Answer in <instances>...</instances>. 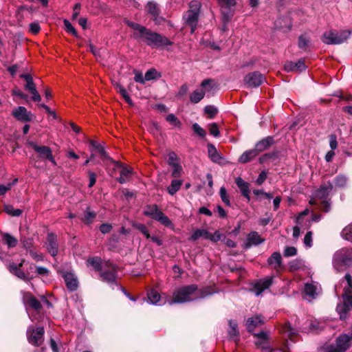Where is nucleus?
Masks as SVG:
<instances>
[{"label": "nucleus", "mask_w": 352, "mask_h": 352, "mask_svg": "<svg viewBox=\"0 0 352 352\" xmlns=\"http://www.w3.org/2000/svg\"><path fill=\"white\" fill-rule=\"evenodd\" d=\"M283 331L287 333L290 338L296 335V331L294 329L289 323H287L284 325Z\"/></svg>", "instance_id": "obj_53"}, {"label": "nucleus", "mask_w": 352, "mask_h": 352, "mask_svg": "<svg viewBox=\"0 0 352 352\" xmlns=\"http://www.w3.org/2000/svg\"><path fill=\"white\" fill-rule=\"evenodd\" d=\"M205 113L209 115L210 118H213L215 114L217 113V109L213 106L208 105L204 109Z\"/></svg>", "instance_id": "obj_58"}, {"label": "nucleus", "mask_w": 352, "mask_h": 352, "mask_svg": "<svg viewBox=\"0 0 352 352\" xmlns=\"http://www.w3.org/2000/svg\"><path fill=\"white\" fill-rule=\"evenodd\" d=\"M310 41L306 35H301L298 38L299 48L307 50L309 47Z\"/></svg>", "instance_id": "obj_42"}, {"label": "nucleus", "mask_w": 352, "mask_h": 352, "mask_svg": "<svg viewBox=\"0 0 352 352\" xmlns=\"http://www.w3.org/2000/svg\"><path fill=\"white\" fill-rule=\"evenodd\" d=\"M182 185V181L179 179L172 180L170 186L167 188L168 192L173 195H175L181 188Z\"/></svg>", "instance_id": "obj_35"}, {"label": "nucleus", "mask_w": 352, "mask_h": 352, "mask_svg": "<svg viewBox=\"0 0 352 352\" xmlns=\"http://www.w3.org/2000/svg\"><path fill=\"white\" fill-rule=\"evenodd\" d=\"M102 280L107 283H113L116 278V269L109 262H105V267L100 272Z\"/></svg>", "instance_id": "obj_10"}, {"label": "nucleus", "mask_w": 352, "mask_h": 352, "mask_svg": "<svg viewBox=\"0 0 352 352\" xmlns=\"http://www.w3.org/2000/svg\"><path fill=\"white\" fill-rule=\"evenodd\" d=\"M5 211L7 214L13 217H19L22 214L21 210L14 209L12 206H6L5 207Z\"/></svg>", "instance_id": "obj_44"}, {"label": "nucleus", "mask_w": 352, "mask_h": 352, "mask_svg": "<svg viewBox=\"0 0 352 352\" xmlns=\"http://www.w3.org/2000/svg\"><path fill=\"white\" fill-rule=\"evenodd\" d=\"M126 25L135 30L133 37L135 39H141L148 46L152 47H163L167 45H173L167 37L164 36L157 32L151 31L150 29L129 20L125 21Z\"/></svg>", "instance_id": "obj_2"}, {"label": "nucleus", "mask_w": 352, "mask_h": 352, "mask_svg": "<svg viewBox=\"0 0 352 352\" xmlns=\"http://www.w3.org/2000/svg\"><path fill=\"white\" fill-rule=\"evenodd\" d=\"M134 74H135V77H134L135 81L137 82H140L141 84H144L146 80H145V77L144 78L143 77L142 72L135 70Z\"/></svg>", "instance_id": "obj_61"}, {"label": "nucleus", "mask_w": 352, "mask_h": 352, "mask_svg": "<svg viewBox=\"0 0 352 352\" xmlns=\"http://www.w3.org/2000/svg\"><path fill=\"white\" fill-rule=\"evenodd\" d=\"M265 77L259 72H254L247 74L244 78L245 85L248 87H257L264 81Z\"/></svg>", "instance_id": "obj_11"}, {"label": "nucleus", "mask_w": 352, "mask_h": 352, "mask_svg": "<svg viewBox=\"0 0 352 352\" xmlns=\"http://www.w3.org/2000/svg\"><path fill=\"white\" fill-rule=\"evenodd\" d=\"M278 151H276L265 153L259 158V162L263 164L269 160L275 161L278 158Z\"/></svg>", "instance_id": "obj_38"}, {"label": "nucleus", "mask_w": 352, "mask_h": 352, "mask_svg": "<svg viewBox=\"0 0 352 352\" xmlns=\"http://www.w3.org/2000/svg\"><path fill=\"white\" fill-rule=\"evenodd\" d=\"M346 177L343 175H340L335 179V185L338 187H344L346 184Z\"/></svg>", "instance_id": "obj_48"}, {"label": "nucleus", "mask_w": 352, "mask_h": 352, "mask_svg": "<svg viewBox=\"0 0 352 352\" xmlns=\"http://www.w3.org/2000/svg\"><path fill=\"white\" fill-rule=\"evenodd\" d=\"M341 236L345 240L352 242V223L342 230Z\"/></svg>", "instance_id": "obj_41"}, {"label": "nucleus", "mask_w": 352, "mask_h": 352, "mask_svg": "<svg viewBox=\"0 0 352 352\" xmlns=\"http://www.w3.org/2000/svg\"><path fill=\"white\" fill-rule=\"evenodd\" d=\"M199 18V13L194 12L193 11H187L184 16L186 23L191 28V33H193L197 27Z\"/></svg>", "instance_id": "obj_17"}, {"label": "nucleus", "mask_w": 352, "mask_h": 352, "mask_svg": "<svg viewBox=\"0 0 352 352\" xmlns=\"http://www.w3.org/2000/svg\"><path fill=\"white\" fill-rule=\"evenodd\" d=\"M47 249L49 253L55 256L58 253V243L55 234L49 233L47 236Z\"/></svg>", "instance_id": "obj_16"}, {"label": "nucleus", "mask_w": 352, "mask_h": 352, "mask_svg": "<svg viewBox=\"0 0 352 352\" xmlns=\"http://www.w3.org/2000/svg\"><path fill=\"white\" fill-rule=\"evenodd\" d=\"M219 195L222 201L228 206H230V201L227 193V190L224 187H221L219 190Z\"/></svg>", "instance_id": "obj_45"}, {"label": "nucleus", "mask_w": 352, "mask_h": 352, "mask_svg": "<svg viewBox=\"0 0 352 352\" xmlns=\"http://www.w3.org/2000/svg\"><path fill=\"white\" fill-rule=\"evenodd\" d=\"M147 297L149 302L153 305H157V302L160 300V296L159 293L154 289H151L149 292H148Z\"/></svg>", "instance_id": "obj_39"}, {"label": "nucleus", "mask_w": 352, "mask_h": 352, "mask_svg": "<svg viewBox=\"0 0 352 352\" xmlns=\"http://www.w3.org/2000/svg\"><path fill=\"white\" fill-rule=\"evenodd\" d=\"M209 232L204 229H197L195 231V232L190 237V240L196 241L201 237H203L206 239H208Z\"/></svg>", "instance_id": "obj_37"}, {"label": "nucleus", "mask_w": 352, "mask_h": 352, "mask_svg": "<svg viewBox=\"0 0 352 352\" xmlns=\"http://www.w3.org/2000/svg\"><path fill=\"white\" fill-rule=\"evenodd\" d=\"M88 265H91L96 271H102L105 267V262L103 263L99 257H92L87 260Z\"/></svg>", "instance_id": "obj_32"}, {"label": "nucleus", "mask_w": 352, "mask_h": 352, "mask_svg": "<svg viewBox=\"0 0 352 352\" xmlns=\"http://www.w3.org/2000/svg\"><path fill=\"white\" fill-rule=\"evenodd\" d=\"M91 145L95 148V149L99 153V154L104 158V159H109L111 160V158L108 156L107 152L105 151L103 146L98 144L96 142L91 140L90 142Z\"/></svg>", "instance_id": "obj_40"}, {"label": "nucleus", "mask_w": 352, "mask_h": 352, "mask_svg": "<svg viewBox=\"0 0 352 352\" xmlns=\"http://www.w3.org/2000/svg\"><path fill=\"white\" fill-rule=\"evenodd\" d=\"M303 242L305 245L308 248L312 246V232L311 231L306 233Z\"/></svg>", "instance_id": "obj_57"}, {"label": "nucleus", "mask_w": 352, "mask_h": 352, "mask_svg": "<svg viewBox=\"0 0 352 352\" xmlns=\"http://www.w3.org/2000/svg\"><path fill=\"white\" fill-rule=\"evenodd\" d=\"M333 265L338 272L352 266V250L344 248L338 250L333 255Z\"/></svg>", "instance_id": "obj_4"}, {"label": "nucleus", "mask_w": 352, "mask_h": 352, "mask_svg": "<svg viewBox=\"0 0 352 352\" xmlns=\"http://www.w3.org/2000/svg\"><path fill=\"white\" fill-rule=\"evenodd\" d=\"M193 131L197 134L200 138H205L206 135V131L201 127L197 123H195L192 126Z\"/></svg>", "instance_id": "obj_50"}, {"label": "nucleus", "mask_w": 352, "mask_h": 352, "mask_svg": "<svg viewBox=\"0 0 352 352\" xmlns=\"http://www.w3.org/2000/svg\"><path fill=\"white\" fill-rule=\"evenodd\" d=\"M170 166L173 168L172 176L174 177H179L182 172V167L178 163L171 164Z\"/></svg>", "instance_id": "obj_51"}, {"label": "nucleus", "mask_w": 352, "mask_h": 352, "mask_svg": "<svg viewBox=\"0 0 352 352\" xmlns=\"http://www.w3.org/2000/svg\"><path fill=\"white\" fill-rule=\"evenodd\" d=\"M320 292L318 283H306L304 287L305 294L311 298H315Z\"/></svg>", "instance_id": "obj_26"}, {"label": "nucleus", "mask_w": 352, "mask_h": 352, "mask_svg": "<svg viewBox=\"0 0 352 352\" xmlns=\"http://www.w3.org/2000/svg\"><path fill=\"white\" fill-rule=\"evenodd\" d=\"M3 240L4 243L8 245L9 248H14L18 243V240L8 233H3L2 234Z\"/></svg>", "instance_id": "obj_33"}, {"label": "nucleus", "mask_w": 352, "mask_h": 352, "mask_svg": "<svg viewBox=\"0 0 352 352\" xmlns=\"http://www.w3.org/2000/svg\"><path fill=\"white\" fill-rule=\"evenodd\" d=\"M209 131L214 137H218L219 135V127L216 123H212L209 125Z\"/></svg>", "instance_id": "obj_59"}, {"label": "nucleus", "mask_w": 352, "mask_h": 352, "mask_svg": "<svg viewBox=\"0 0 352 352\" xmlns=\"http://www.w3.org/2000/svg\"><path fill=\"white\" fill-rule=\"evenodd\" d=\"M29 254L31 256V257L36 261H41L43 260V256L42 254L36 252V250H29Z\"/></svg>", "instance_id": "obj_55"}, {"label": "nucleus", "mask_w": 352, "mask_h": 352, "mask_svg": "<svg viewBox=\"0 0 352 352\" xmlns=\"http://www.w3.org/2000/svg\"><path fill=\"white\" fill-rule=\"evenodd\" d=\"M267 177V174L266 171L263 170L258 175V178L256 180V183L258 185H261L263 184V182L265 181V179Z\"/></svg>", "instance_id": "obj_62"}, {"label": "nucleus", "mask_w": 352, "mask_h": 352, "mask_svg": "<svg viewBox=\"0 0 352 352\" xmlns=\"http://www.w3.org/2000/svg\"><path fill=\"white\" fill-rule=\"evenodd\" d=\"M216 292L212 287H206L199 289L197 285L192 284L180 287L175 290L173 298L169 304L185 303L204 298Z\"/></svg>", "instance_id": "obj_1"}, {"label": "nucleus", "mask_w": 352, "mask_h": 352, "mask_svg": "<svg viewBox=\"0 0 352 352\" xmlns=\"http://www.w3.org/2000/svg\"><path fill=\"white\" fill-rule=\"evenodd\" d=\"M13 116L21 122H29L32 120V113L24 107H19L12 111Z\"/></svg>", "instance_id": "obj_13"}, {"label": "nucleus", "mask_w": 352, "mask_h": 352, "mask_svg": "<svg viewBox=\"0 0 352 352\" xmlns=\"http://www.w3.org/2000/svg\"><path fill=\"white\" fill-rule=\"evenodd\" d=\"M23 262L24 261L23 260L19 265L11 263L9 265L8 270L12 274H14L18 278L25 280H28V278L27 275L21 270V267L23 265Z\"/></svg>", "instance_id": "obj_24"}, {"label": "nucleus", "mask_w": 352, "mask_h": 352, "mask_svg": "<svg viewBox=\"0 0 352 352\" xmlns=\"http://www.w3.org/2000/svg\"><path fill=\"white\" fill-rule=\"evenodd\" d=\"M133 226L141 232L146 239L150 238V234L146 226L142 223H133Z\"/></svg>", "instance_id": "obj_46"}, {"label": "nucleus", "mask_w": 352, "mask_h": 352, "mask_svg": "<svg viewBox=\"0 0 352 352\" xmlns=\"http://www.w3.org/2000/svg\"><path fill=\"white\" fill-rule=\"evenodd\" d=\"M235 183L242 195L248 199V201L250 200V184L247 182L244 181L241 177H238L235 179Z\"/></svg>", "instance_id": "obj_21"}, {"label": "nucleus", "mask_w": 352, "mask_h": 352, "mask_svg": "<svg viewBox=\"0 0 352 352\" xmlns=\"http://www.w3.org/2000/svg\"><path fill=\"white\" fill-rule=\"evenodd\" d=\"M160 75L158 74L157 71L155 69H150L145 74V80H151L156 79L157 77H160Z\"/></svg>", "instance_id": "obj_43"}, {"label": "nucleus", "mask_w": 352, "mask_h": 352, "mask_svg": "<svg viewBox=\"0 0 352 352\" xmlns=\"http://www.w3.org/2000/svg\"><path fill=\"white\" fill-rule=\"evenodd\" d=\"M64 25L67 32L72 34L73 36H77V32L69 21L66 19L64 20Z\"/></svg>", "instance_id": "obj_56"}, {"label": "nucleus", "mask_w": 352, "mask_h": 352, "mask_svg": "<svg viewBox=\"0 0 352 352\" xmlns=\"http://www.w3.org/2000/svg\"><path fill=\"white\" fill-rule=\"evenodd\" d=\"M229 325L230 329L229 330V335L231 337H234L238 336L239 331L237 329V323L235 321L230 320L229 321Z\"/></svg>", "instance_id": "obj_49"}, {"label": "nucleus", "mask_w": 352, "mask_h": 352, "mask_svg": "<svg viewBox=\"0 0 352 352\" xmlns=\"http://www.w3.org/2000/svg\"><path fill=\"white\" fill-rule=\"evenodd\" d=\"M258 153L253 148L248 151H245L239 157V161L241 163H247L251 160H252L255 157L258 155Z\"/></svg>", "instance_id": "obj_31"}, {"label": "nucleus", "mask_w": 352, "mask_h": 352, "mask_svg": "<svg viewBox=\"0 0 352 352\" xmlns=\"http://www.w3.org/2000/svg\"><path fill=\"white\" fill-rule=\"evenodd\" d=\"M43 335L44 329L43 327H38L36 329L29 327L27 331L28 341L34 346H39L43 343Z\"/></svg>", "instance_id": "obj_8"}, {"label": "nucleus", "mask_w": 352, "mask_h": 352, "mask_svg": "<svg viewBox=\"0 0 352 352\" xmlns=\"http://www.w3.org/2000/svg\"><path fill=\"white\" fill-rule=\"evenodd\" d=\"M146 8L148 14L152 16L154 21H157V16L160 14V8L158 5L153 1H149L146 5Z\"/></svg>", "instance_id": "obj_29"}, {"label": "nucleus", "mask_w": 352, "mask_h": 352, "mask_svg": "<svg viewBox=\"0 0 352 352\" xmlns=\"http://www.w3.org/2000/svg\"><path fill=\"white\" fill-rule=\"evenodd\" d=\"M133 170L129 167L120 166V177L118 179L120 184L127 182L131 177Z\"/></svg>", "instance_id": "obj_27"}, {"label": "nucleus", "mask_w": 352, "mask_h": 352, "mask_svg": "<svg viewBox=\"0 0 352 352\" xmlns=\"http://www.w3.org/2000/svg\"><path fill=\"white\" fill-rule=\"evenodd\" d=\"M208 153L209 157L213 162L220 163L221 160H222V156L217 151V148L213 144H208Z\"/></svg>", "instance_id": "obj_28"}, {"label": "nucleus", "mask_w": 352, "mask_h": 352, "mask_svg": "<svg viewBox=\"0 0 352 352\" xmlns=\"http://www.w3.org/2000/svg\"><path fill=\"white\" fill-rule=\"evenodd\" d=\"M20 77L26 81L25 89L32 95V100L35 102L41 101V97L36 89L32 76L30 74H22Z\"/></svg>", "instance_id": "obj_9"}, {"label": "nucleus", "mask_w": 352, "mask_h": 352, "mask_svg": "<svg viewBox=\"0 0 352 352\" xmlns=\"http://www.w3.org/2000/svg\"><path fill=\"white\" fill-rule=\"evenodd\" d=\"M351 32L342 30L340 32L329 31L323 34L322 41L327 45H338L344 42L350 36Z\"/></svg>", "instance_id": "obj_6"}, {"label": "nucleus", "mask_w": 352, "mask_h": 352, "mask_svg": "<svg viewBox=\"0 0 352 352\" xmlns=\"http://www.w3.org/2000/svg\"><path fill=\"white\" fill-rule=\"evenodd\" d=\"M23 302L28 307L36 311L41 309V302L34 297L30 293H25L23 296Z\"/></svg>", "instance_id": "obj_20"}, {"label": "nucleus", "mask_w": 352, "mask_h": 352, "mask_svg": "<svg viewBox=\"0 0 352 352\" xmlns=\"http://www.w3.org/2000/svg\"><path fill=\"white\" fill-rule=\"evenodd\" d=\"M343 287L342 302L338 305L337 311L341 320L346 318L347 313L352 310V276L349 274L344 276V280L341 281Z\"/></svg>", "instance_id": "obj_3"}, {"label": "nucleus", "mask_w": 352, "mask_h": 352, "mask_svg": "<svg viewBox=\"0 0 352 352\" xmlns=\"http://www.w3.org/2000/svg\"><path fill=\"white\" fill-rule=\"evenodd\" d=\"M28 144L42 158L47 159L49 157L52 158V151L46 146H38L33 142H30Z\"/></svg>", "instance_id": "obj_18"}, {"label": "nucleus", "mask_w": 352, "mask_h": 352, "mask_svg": "<svg viewBox=\"0 0 352 352\" xmlns=\"http://www.w3.org/2000/svg\"><path fill=\"white\" fill-rule=\"evenodd\" d=\"M205 96V91L203 89L195 90L190 96V100L192 103H198L201 100L204 98Z\"/></svg>", "instance_id": "obj_34"}, {"label": "nucleus", "mask_w": 352, "mask_h": 352, "mask_svg": "<svg viewBox=\"0 0 352 352\" xmlns=\"http://www.w3.org/2000/svg\"><path fill=\"white\" fill-rule=\"evenodd\" d=\"M267 263L269 265L272 266V267L278 270L282 267V257L279 252H274L267 259Z\"/></svg>", "instance_id": "obj_25"}, {"label": "nucleus", "mask_w": 352, "mask_h": 352, "mask_svg": "<svg viewBox=\"0 0 352 352\" xmlns=\"http://www.w3.org/2000/svg\"><path fill=\"white\" fill-rule=\"evenodd\" d=\"M189 8L190 9L188 11H193L194 12L199 13L201 3L199 1L192 0L189 3Z\"/></svg>", "instance_id": "obj_52"}, {"label": "nucleus", "mask_w": 352, "mask_h": 352, "mask_svg": "<svg viewBox=\"0 0 352 352\" xmlns=\"http://www.w3.org/2000/svg\"><path fill=\"white\" fill-rule=\"evenodd\" d=\"M96 217V213L91 210L89 208H87L86 210L84 212L82 221L85 223L89 225L93 223Z\"/></svg>", "instance_id": "obj_36"}, {"label": "nucleus", "mask_w": 352, "mask_h": 352, "mask_svg": "<svg viewBox=\"0 0 352 352\" xmlns=\"http://www.w3.org/2000/svg\"><path fill=\"white\" fill-rule=\"evenodd\" d=\"M332 190L333 184L328 182L322 184L315 193V198L320 201V209L325 212L331 209V204L327 199Z\"/></svg>", "instance_id": "obj_5"}, {"label": "nucleus", "mask_w": 352, "mask_h": 352, "mask_svg": "<svg viewBox=\"0 0 352 352\" xmlns=\"http://www.w3.org/2000/svg\"><path fill=\"white\" fill-rule=\"evenodd\" d=\"M264 323V318L261 315H256L253 317L249 318L246 321V327L248 331L251 332L254 329Z\"/></svg>", "instance_id": "obj_22"}, {"label": "nucleus", "mask_w": 352, "mask_h": 352, "mask_svg": "<svg viewBox=\"0 0 352 352\" xmlns=\"http://www.w3.org/2000/svg\"><path fill=\"white\" fill-rule=\"evenodd\" d=\"M263 241L260 235L256 232H251L248 236V243L246 248H250L251 245H258Z\"/></svg>", "instance_id": "obj_30"}, {"label": "nucleus", "mask_w": 352, "mask_h": 352, "mask_svg": "<svg viewBox=\"0 0 352 352\" xmlns=\"http://www.w3.org/2000/svg\"><path fill=\"white\" fill-rule=\"evenodd\" d=\"M112 230V226L109 223H102L100 226V230L102 234H107Z\"/></svg>", "instance_id": "obj_63"}, {"label": "nucleus", "mask_w": 352, "mask_h": 352, "mask_svg": "<svg viewBox=\"0 0 352 352\" xmlns=\"http://www.w3.org/2000/svg\"><path fill=\"white\" fill-rule=\"evenodd\" d=\"M144 214L159 221L166 227L172 226L171 221L160 210H159L157 205L154 204L147 206L144 210Z\"/></svg>", "instance_id": "obj_7"}, {"label": "nucleus", "mask_w": 352, "mask_h": 352, "mask_svg": "<svg viewBox=\"0 0 352 352\" xmlns=\"http://www.w3.org/2000/svg\"><path fill=\"white\" fill-rule=\"evenodd\" d=\"M273 283V276H267L260 279L253 286L252 291L256 296H259L263 291L268 289Z\"/></svg>", "instance_id": "obj_12"}, {"label": "nucleus", "mask_w": 352, "mask_h": 352, "mask_svg": "<svg viewBox=\"0 0 352 352\" xmlns=\"http://www.w3.org/2000/svg\"><path fill=\"white\" fill-rule=\"evenodd\" d=\"M209 236H210V237H208L209 240L214 241V242H217L221 239V234L219 231H216L213 234L210 232Z\"/></svg>", "instance_id": "obj_64"}, {"label": "nucleus", "mask_w": 352, "mask_h": 352, "mask_svg": "<svg viewBox=\"0 0 352 352\" xmlns=\"http://www.w3.org/2000/svg\"><path fill=\"white\" fill-rule=\"evenodd\" d=\"M274 144V138L272 136H267L259 142H258L254 149L256 151L258 154L262 151L267 150L272 145Z\"/></svg>", "instance_id": "obj_19"}, {"label": "nucleus", "mask_w": 352, "mask_h": 352, "mask_svg": "<svg viewBox=\"0 0 352 352\" xmlns=\"http://www.w3.org/2000/svg\"><path fill=\"white\" fill-rule=\"evenodd\" d=\"M64 279L67 289L70 291H75L78 288V282L76 276L72 273L64 274Z\"/></svg>", "instance_id": "obj_23"}, {"label": "nucleus", "mask_w": 352, "mask_h": 352, "mask_svg": "<svg viewBox=\"0 0 352 352\" xmlns=\"http://www.w3.org/2000/svg\"><path fill=\"white\" fill-rule=\"evenodd\" d=\"M166 120L167 122L173 124L175 126L180 127L182 125L181 122L178 120V118L173 113H170L166 116Z\"/></svg>", "instance_id": "obj_47"}, {"label": "nucleus", "mask_w": 352, "mask_h": 352, "mask_svg": "<svg viewBox=\"0 0 352 352\" xmlns=\"http://www.w3.org/2000/svg\"><path fill=\"white\" fill-rule=\"evenodd\" d=\"M254 336L257 338L255 342V344L263 352H271L267 342V335L265 332H261L257 334H254Z\"/></svg>", "instance_id": "obj_14"}, {"label": "nucleus", "mask_w": 352, "mask_h": 352, "mask_svg": "<svg viewBox=\"0 0 352 352\" xmlns=\"http://www.w3.org/2000/svg\"><path fill=\"white\" fill-rule=\"evenodd\" d=\"M21 243L23 245V248H24L28 252H29L30 250H32L31 248L32 246V239L28 238V239H21Z\"/></svg>", "instance_id": "obj_60"}, {"label": "nucleus", "mask_w": 352, "mask_h": 352, "mask_svg": "<svg viewBox=\"0 0 352 352\" xmlns=\"http://www.w3.org/2000/svg\"><path fill=\"white\" fill-rule=\"evenodd\" d=\"M296 254L297 250L295 247H286L283 252V255L285 257L294 256Z\"/></svg>", "instance_id": "obj_54"}, {"label": "nucleus", "mask_w": 352, "mask_h": 352, "mask_svg": "<svg viewBox=\"0 0 352 352\" xmlns=\"http://www.w3.org/2000/svg\"><path fill=\"white\" fill-rule=\"evenodd\" d=\"M307 66L305 65V61L302 59L299 60L296 63L292 61H287L284 65V69L287 72H300L305 70Z\"/></svg>", "instance_id": "obj_15"}]
</instances>
